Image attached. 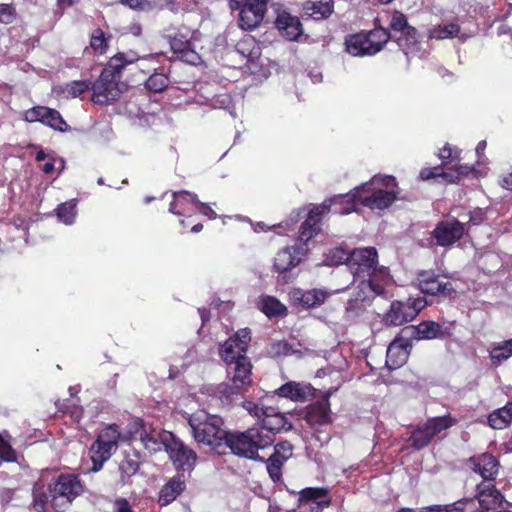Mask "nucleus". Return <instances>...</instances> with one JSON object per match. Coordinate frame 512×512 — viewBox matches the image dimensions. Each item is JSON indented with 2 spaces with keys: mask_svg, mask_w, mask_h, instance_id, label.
I'll use <instances>...</instances> for the list:
<instances>
[{
  "mask_svg": "<svg viewBox=\"0 0 512 512\" xmlns=\"http://www.w3.org/2000/svg\"><path fill=\"white\" fill-rule=\"evenodd\" d=\"M378 253L373 247L357 248L349 254V270L354 278H361L354 298L347 303L346 311L357 315L376 296H387L392 286L389 271L377 266Z\"/></svg>",
  "mask_w": 512,
  "mask_h": 512,
  "instance_id": "obj_1",
  "label": "nucleus"
},
{
  "mask_svg": "<svg viewBox=\"0 0 512 512\" xmlns=\"http://www.w3.org/2000/svg\"><path fill=\"white\" fill-rule=\"evenodd\" d=\"M135 58H128L119 53L113 56L108 66L92 85V101L95 104L107 105L118 100L126 90V85L120 80V72L126 64L133 63Z\"/></svg>",
  "mask_w": 512,
  "mask_h": 512,
  "instance_id": "obj_2",
  "label": "nucleus"
},
{
  "mask_svg": "<svg viewBox=\"0 0 512 512\" xmlns=\"http://www.w3.org/2000/svg\"><path fill=\"white\" fill-rule=\"evenodd\" d=\"M188 424L194 440L213 448L225 442L228 432L224 429L223 419L217 415L199 411L190 416Z\"/></svg>",
  "mask_w": 512,
  "mask_h": 512,
  "instance_id": "obj_3",
  "label": "nucleus"
},
{
  "mask_svg": "<svg viewBox=\"0 0 512 512\" xmlns=\"http://www.w3.org/2000/svg\"><path fill=\"white\" fill-rule=\"evenodd\" d=\"M274 438L259 428H250L244 432H228L225 444L232 453L251 460L260 459L258 451L272 445Z\"/></svg>",
  "mask_w": 512,
  "mask_h": 512,
  "instance_id": "obj_4",
  "label": "nucleus"
},
{
  "mask_svg": "<svg viewBox=\"0 0 512 512\" xmlns=\"http://www.w3.org/2000/svg\"><path fill=\"white\" fill-rule=\"evenodd\" d=\"M251 369L252 365L248 358H242L240 362L227 365L228 381L219 384L215 392L222 403L229 404L235 396L251 386Z\"/></svg>",
  "mask_w": 512,
  "mask_h": 512,
  "instance_id": "obj_5",
  "label": "nucleus"
},
{
  "mask_svg": "<svg viewBox=\"0 0 512 512\" xmlns=\"http://www.w3.org/2000/svg\"><path fill=\"white\" fill-rule=\"evenodd\" d=\"M378 185L393 187L395 179L391 176L375 175L370 182L359 187V200L363 206L372 210H383L396 200V193L393 190L382 189Z\"/></svg>",
  "mask_w": 512,
  "mask_h": 512,
  "instance_id": "obj_6",
  "label": "nucleus"
},
{
  "mask_svg": "<svg viewBox=\"0 0 512 512\" xmlns=\"http://www.w3.org/2000/svg\"><path fill=\"white\" fill-rule=\"evenodd\" d=\"M390 38L384 28H376L368 34L349 35L345 40L346 51L352 56H372L382 50Z\"/></svg>",
  "mask_w": 512,
  "mask_h": 512,
  "instance_id": "obj_7",
  "label": "nucleus"
},
{
  "mask_svg": "<svg viewBox=\"0 0 512 512\" xmlns=\"http://www.w3.org/2000/svg\"><path fill=\"white\" fill-rule=\"evenodd\" d=\"M119 439L120 432L116 425H110L99 433L91 447L93 463L91 471L97 472L102 468L103 464L116 452Z\"/></svg>",
  "mask_w": 512,
  "mask_h": 512,
  "instance_id": "obj_8",
  "label": "nucleus"
},
{
  "mask_svg": "<svg viewBox=\"0 0 512 512\" xmlns=\"http://www.w3.org/2000/svg\"><path fill=\"white\" fill-rule=\"evenodd\" d=\"M83 491V487L74 475H60L50 487L51 504L57 511H64Z\"/></svg>",
  "mask_w": 512,
  "mask_h": 512,
  "instance_id": "obj_9",
  "label": "nucleus"
},
{
  "mask_svg": "<svg viewBox=\"0 0 512 512\" xmlns=\"http://www.w3.org/2000/svg\"><path fill=\"white\" fill-rule=\"evenodd\" d=\"M426 306L423 298H409L406 301H393L385 313L383 321L388 326H401L416 318Z\"/></svg>",
  "mask_w": 512,
  "mask_h": 512,
  "instance_id": "obj_10",
  "label": "nucleus"
},
{
  "mask_svg": "<svg viewBox=\"0 0 512 512\" xmlns=\"http://www.w3.org/2000/svg\"><path fill=\"white\" fill-rule=\"evenodd\" d=\"M456 420L450 415L429 418L423 425L417 427L411 434L410 441L414 448L426 447L440 432L451 428Z\"/></svg>",
  "mask_w": 512,
  "mask_h": 512,
  "instance_id": "obj_11",
  "label": "nucleus"
},
{
  "mask_svg": "<svg viewBox=\"0 0 512 512\" xmlns=\"http://www.w3.org/2000/svg\"><path fill=\"white\" fill-rule=\"evenodd\" d=\"M250 342V331L239 330L234 337L229 338L220 349V356L226 365L240 362L242 358H248L246 351Z\"/></svg>",
  "mask_w": 512,
  "mask_h": 512,
  "instance_id": "obj_12",
  "label": "nucleus"
},
{
  "mask_svg": "<svg viewBox=\"0 0 512 512\" xmlns=\"http://www.w3.org/2000/svg\"><path fill=\"white\" fill-rule=\"evenodd\" d=\"M166 452L177 470L190 471L196 464V452L174 435L168 444Z\"/></svg>",
  "mask_w": 512,
  "mask_h": 512,
  "instance_id": "obj_13",
  "label": "nucleus"
},
{
  "mask_svg": "<svg viewBox=\"0 0 512 512\" xmlns=\"http://www.w3.org/2000/svg\"><path fill=\"white\" fill-rule=\"evenodd\" d=\"M24 120L27 122H40L60 132H67L69 130V126L61 114L57 110L45 106H35L28 109L24 113Z\"/></svg>",
  "mask_w": 512,
  "mask_h": 512,
  "instance_id": "obj_14",
  "label": "nucleus"
},
{
  "mask_svg": "<svg viewBox=\"0 0 512 512\" xmlns=\"http://www.w3.org/2000/svg\"><path fill=\"white\" fill-rule=\"evenodd\" d=\"M330 293L325 289L314 288L310 290H303L300 288H293L289 292V299L293 306L302 307L305 309L316 308L321 306Z\"/></svg>",
  "mask_w": 512,
  "mask_h": 512,
  "instance_id": "obj_15",
  "label": "nucleus"
},
{
  "mask_svg": "<svg viewBox=\"0 0 512 512\" xmlns=\"http://www.w3.org/2000/svg\"><path fill=\"white\" fill-rule=\"evenodd\" d=\"M328 211L329 205L327 202H323L321 205L310 210L307 219L301 226L300 236L295 244L296 247H303L308 250V242L319 232L320 216Z\"/></svg>",
  "mask_w": 512,
  "mask_h": 512,
  "instance_id": "obj_16",
  "label": "nucleus"
},
{
  "mask_svg": "<svg viewBox=\"0 0 512 512\" xmlns=\"http://www.w3.org/2000/svg\"><path fill=\"white\" fill-rule=\"evenodd\" d=\"M268 0H247L240 10L239 25L243 30L256 28L263 20Z\"/></svg>",
  "mask_w": 512,
  "mask_h": 512,
  "instance_id": "obj_17",
  "label": "nucleus"
},
{
  "mask_svg": "<svg viewBox=\"0 0 512 512\" xmlns=\"http://www.w3.org/2000/svg\"><path fill=\"white\" fill-rule=\"evenodd\" d=\"M475 498L479 503V511L484 512L495 510L504 502V496L491 482L479 483L476 487Z\"/></svg>",
  "mask_w": 512,
  "mask_h": 512,
  "instance_id": "obj_18",
  "label": "nucleus"
},
{
  "mask_svg": "<svg viewBox=\"0 0 512 512\" xmlns=\"http://www.w3.org/2000/svg\"><path fill=\"white\" fill-rule=\"evenodd\" d=\"M307 253V249L303 247L287 246L279 250L274 258L273 268L278 273H284L296 267L303 256Z\"/></svg>",
  "mask_w": 512,
  "mask_h": 512,
  "instance_id": "obj_19",
  "label": "nucleus"
},
{
  "mask_svg": "<svg viewBox=\"0 0 512 512\" xmlns=\"http://www.w3.org/2000/svg\"><path fill=\"white\" fill-rule=\"evenodd\" d=\"M469 465L474 472L478 473L483 478L482 482L491 483L498 475L500 468L498 460L488 453L470 458Z\"/></svg>",
  "mask_w": 512,
  "mask_h": 512,
  "instance_id": "obj_20",
  "label": "nucleus"
},
{
  "mask_svg": "<svg viewBox=\"0 0 512 512\" xmlns=\"http://www.w3.org/2000/svg\"><path fill=\"white\" fill-rule=\"evenodd\" d=\"M390 28L395 32H400L401 36L397 38L400 48L406 49V46L417 42V31L414 27L408 25L407 18L401 12L395 11L392 14Z\"/></svg>",
  "mask_w": 512,
  "mask_h": 512,
  "instance_id": "obj_21",
  "label": "nucleus"
},
{
  "mask_svg": "<svg viewBox=\"0 0 512 512\" xmlns=\"http://www.w3.org/2000/svg\"><path fill=\"white\" fill-rule=\"evenodd\" d=\"M417 280L420 290L425 294H448L453 291V287L450 282L444 281L443 278L435 275L431 271L420 272Z\"/></svg>",
  "mask_w": 512,
  "mask_h": 512,
  "instance_id": "obj_22",
  "label": "nucleus"
},
{
  "mask_svg": "<svg viewBox=\"0 0 512 512\" xmlns=\"http://www.w3.org/2000/svg\"><path fill=\"white\" fill-rule=\"evenodd\" d=\"M464 233L463 225L453 219L439 223L434 230V237L441 246H449L459 240Z\"/></svg>",
  "mask_w": 512,
  "mask_h": 512,
  "instance_id": "obj_23",
  "label": "nucleus"
},
{
  "mask_svg": "<svg viewBox=\"0 0 512 512\" xmlns=\"http://www.w3.org/2000/svg\"><path fill=\"white\" fill-rule=\"evenodd\" d=\"M170 47L173 53L177 54L178 58L185 63L196 65L200 61V56L186 35L177 34L172 37Z\"/></svg>",
  "mask_w": 512,
  "mask_h": 512,
  "instance_id": "obj_24",
  "label": "nucleus"
},
{
  "mask_svg": "<svg viewBox=\"0 0 512 512\" xmlns=\"http://www.w3.org/2000/svg\"><path fill=\"white\" fill-rule=\"evenodd\" d=\"M259 424L261 425L259 430L272 436L274 433L291 428V424L288 423L286 417L277 408L271 406H268L265 410Z\"/></svg>",
  "mask_w": 512,
  "mask_h": 512,
  "instance_id": "obj_25",
  "label": "nucleus"
},
{
  "mask_svg": "<svg viewBox=\"0 0 512 512\" xmlns=\"http://www.w3.org/2000/svg\"><path fill=\"white\" fill-rule=\"evenodd\" d=\"M275 393L294 402H303L312 394L308 383L290 381L279 387Z\"/></svg>",
  "mask_w": 512,
  "mask_h": 512,
  "instance_id": "obj_26",
  "label": "nucleus"
},
{
  "mask_svg": "<svg viewBox=\"0 0 512 512\" xmlns=\"http://www.w3.org/2000/svg\"><path fill=\"white\" fill-rule=\"evenodd\" d=\"M275 24L290 41L296 40L302 34V26L299 19L286 11L278 13Z\"/></svg>",
  "mask_w": 512,
  "mask_h": 512,
  "instance_id": "obj_27",
  "label": "nucleus"
},
{
  "mask_svg": "<svg viewBox=\"0 0 512 512\" xmlns=\"http://www.w3.org/2000/svg\"><path fill=\"white\" fill-rule=\"evenodd\" d=\"M360 188L357 187L353 191L345 195H336L325 200L329 205V209L334 206V213L346 215L355 210V200L359 199Z\"/></svg>",
  "mask_w": 512,
  "mask_h": 512,
  "instance_id": "obj_28",
  "label": "nucleus"
},
{
  "mask_svg": "<svg viewBox=\"0 0 512 512\" xmlns=\"http://www.w3.org/2000/svg\"><path fill=\"white\" fill-rule=\"evenodd\" d=\"M173 434L169 431H152L150 433H145L141 435V441L146 448L151 453H155L164 449L166 451L168 444L172 440Z\"/></svg>",
  "mask_w": 512,
  "mask_h": 512,
  "instance_id": "obj_29",
  "label": "nucleus"
},
{
  "mask_svg": "<svg viewBox=\"0 0 512 512\" xmlns=\"http://www.w3.org/2000/svg\"><path fill=\"white\" fill-rule=\"evenodd\" d=\"M185 481L181 475L171 478L160 490L158 501L165 506L172 503L184 490Z\"/></svg>",
  "mask_w": 512,
  "mask_h": 512,
  "instance_id": "obj_30",
  "label": "nucleus"
},
{
  "mask_svg": "<svg viewBox=\"0 0 512 512\" xmlns=\"http://www.w3.org/2000/svg\"><path fill=\"white\" fill-rule=\"evenodd\" d=\"M408 356L406 345L400 341H393L387 348L386 365L390 369H397L406 363Z\"/></svg>",
  "mask_w": 512,
  "mask_h": 512,
  "instance_id": "obj_31",
  "label": "nucleus"
},
{
  "mask_svg": "<svg viewBox=\"0 0 512 512\" xmlns=\"http://www.w3.org/2000/svg\"><path fill=\"white\" fill-rule=\"evenodd\" d=\"M307 421L311 425H325L331 421L328 400L312 405L307 413Z\"/></svg>",
  "mask_w": 512,
  "mask_h": 512,
  "instance_id": "obj_32",
  "label": "nucleus"
},
{
  "mask_svg": "<svg viewBox=\"0 0 512 512\" xmlns=\"http://www.w3.org/2000/svg\"><path fill=\"white\" fill-rule=\"evenodd\" d=\"M412 329L414 338L418 340L442 338L445 335L441 325L434 321L422 322Z\"/></svg>",
  "mask_w": 512,
  "mask_h": 512,
  "instance_id": "obj_33",
  "label": "nucleus"
},
{
  "mask_svg": "<svg viewBox=\"0 0 512 512\" xmlns=\"http://www.w3.org/2000/svg\"><path fill=\"white\" fill-rule=\"evenodd\" d=\"M173 201L170 204L169 212L175 215H182L186 211V204L197 205L199 203L197 196L188 191H179L173 193Z\"/></svg>",
  "mask_w": 512,
  "mask_h": 512,
  "instance_id": "obj_34",
  "label": "nucleus"
},
{
  "mask_svg": "<svg viewBox=\"0 0 512 512\" xmlns=\"http://www.w3.org/2000/svg\"><path fill=\"white\" fill-rule=\"evenodd\" d=\"M512 422V403L495 410L488 417V423L493 429H504Z\"/></svg>",
  "mask_w": 512,
  "mask_h": 512,
  "instance_id": "obj_35",
  "label": "nucleus"
},
{
  "mask_svg": "<svg viewBox=\"0 0 512 512\" xmlns=\"http://www.w3.org/2000/svg\"><path fill=\"white\" fill-rule=\"evenodd\" d=\"M306 14L315 20H321L331 15L333 5L330 0L320 2H308L305 6Z\"/></svg>",
  "mask_w": 512,
  "mask_h": 512,
  "instance_id": "obj_36",
  "label": "nucleus"
},
{
  "mask_svg": "<svg viewBox=\"0 0 512 512\" xmlns=\"http://www.w3.org/2000/svg\"><path fill=\"white\" fill-rule=\"evenodd\" d=\"M261 310L268 317L281 316L287 313V307L273 296L261 298Z\"/></svg>",
  "mask_w": 512,
  "mask_h": 512,
  "instance_id": "obj_37",
  "label": "nucleus"
},
{
  "mask_svg": "<svg viewBox=\"0 0 512 512\" xmlns=\"http://www.w3.org/2000/svg\"><path fill=\"white\" fill-rule=\"evenodd\" d=\"M460 32V27L456 23H449L444 26H436L428 30L427 35L430 39L444 40L453 38Z\"/></svg>",
  "mask_w": 512,
  "mask_h": 512,
  "instance_id": "obj_38",
  "label": "nucleus"
},
{
  "mask_svg": "<svg viewBox=\"0 0 512 512\" xmlns=\"http://www.w3.org/2000/svg\"><path fill=\"white\" fill-rule=\"evenodd\" d=\"M512 355V338L495 344L490 352V359L493 364L499 365Z\"/></svg>",
  "mask_w": 512,
  "mask_h": 512,
  "instance_id": "obj_39",
  "label": "nucleus"
},
{
  "mask_svg": "<svg viewBox=\"0 0 512 512\" xmlns=\"http://www.w3.org/2000/svg\"><path fill=\"white\" fill-rule=\"evenodd\" d=\"M76 205L77 203L75 200H70L60 204L56 211L59 221L66 225L73 224L77 215Z\"/></svg>",
  "mask_w": 512,
  "mask_h": 512,
  "instance_id": "obj_40",
  "label": "nucleus"
},
{
  "mask_svg": "<svg viewBox=\"0 0 512 512\" xmlns=\"http://www.w3.org/2000/svg\"><path fill=\"white\" fill-rule=\"evenodd\" d=\"M50 493L48 494L43 485L36 484L33 488V509L37 512H45Z\"/></svg>",
  "mask_w": 512,
  "mask_h": 512,
  "instance_id": "obj_41",
  "label": "nucleus"
},
{
  "mask_svg": "<svg viewBox=\"0 0 512 512\" xmlns=\"http://www.w3.org/2000/svg\"><path fill=\"white\" fill-rule=\"evenodd\" d=\"M420 177L423 180H429L435 177H442L448 183H455L458 181V176L449 174L447 172H443L441 166L422 169L420 172Z\"/></svg>",
  "mask_w": 512,
  "mask_h": 512,
  "instance_id": "obj_42",
  "label": "nucleus"
},
{
  "mask_svg": "<svg viewBox=\"0 0 512 512\" xmlns=\"http://www.w3.org/2000/svg\"><path fill=\"white\" fill-rule=\"evenodd\" d=\"M90 88V82L84 80L72 81L62 89L67 98H75L86 92Z\"/></svg>",
  "mask_w": 512,
  "mask_h": 512,
  "instance_id": "obj_43",
  "label": "nucleus"
},
{
  "mask_svg": "<svg viewBox=\"0 0 512 512\" xmlns=\"http://www.w3.org/2000/svg\"><path fill=\"white\" fill-rule=\"evenodd\" d=\"M169 81L162 73L152 74L146 81V87L150 92L159 93L168 87Z\"/></svg>",
  "mask_w": 512,
  "mask_h": 512,
  "instance_id": "obj_44",
  "label": "nucleus"
},
{
  "mask_svg": "<svg viewBox=\"0 0 512 512\" xmlns=\"http://www.w3.org/2000/svg\"><path fill=\"white\" fill-rule=\"evenodd\" d=\"M472 503V500H467L465 502L459 501L452 505H434L429 507H423L419 510V512H463L466 504Z\"/></svg>",
  "mask_w": 512,
  "mask_h": 512,
  "instance_id": "obj_45",
  "label": "nucleus"
},
{
  "mask_svg": "<svg viewBox=\"0 0 512 512\" xmlns=\"http://www.w3.org/2000/svg\"><path fill=\"white\" fill-rule=\"evenodd\" d=\"M90 45L92 49L102 55L107 49V39L102 30L96 29L91 35Z\"/></svg>",
  "mask_w": 512,
  "mask_h": 512,
  "instance_id": "obj_46",
  "label": "nucleus"
},
{
  "mask_svg": "<svg viewBox=\"0 0 512 512\" xmlns=\"http://www.w3.org/2000/svg\"><path fill=\"white\" fill-rule=\"evenodd\" d=\"M327 494V490L325 488H313L308 487L304 488L299 492V501L300 502H307L311 500H317L320 498L325 497Z\"/></svg>",
  "mask_w": 512,
  "mask_h": 512,
  "instance_id": "obj_47",
  "label": "nucleus"
},
{
  "mask_svg": "<svg viewBox=\"0 0 512 512\" xmlns=\"http://www.w3.org/2000/svg\"><path fill=\"white\" fill-rule=\"evenodd\" d=\"M138 468H139V463L136 459H133V458H130V457H126L120 464L119 466V470L122 474V478L124 479V477H131L132 475H134L137 471H138Z\"/></svg>",
  "mask_w": 512,
  "mask_h": 512,
  "instance_id": "obj_48",
  "label": "nucleus"
},
{
  "mask_svg": "<svg viewBox=\"0 0 512 512\" xmlns=\"http://www.w3.org/2000/svg\"><path fill=\"white\" fill-rule=\"evenodd\" d=\"M283 463L284 462H282V460H280L276 457H272V456H270L267 461V470H268L269 476L275 482L280 480V478H281V475H282L281 467H282Z\"/></svg>",
  "mask_w": 512,
  "mask_h": 512,
  "instance_id": "obj_49",
  "label": "nucleus"
},
{
  "mask_svg": "<svg viewBox=\"0 0 512 512\" xmlns=\"http://www.w3.org/2000/svg\"><path fill=\"white\" fill-rule=\"evenodd\" d=\"M242 407L254 418L257 419L258 423H260L263 415L265 414V410L268 406L259 405L252 401H244L242 403Z\"/></svg>",
  "mask_w": 512,
  "mask_h": 512,
  "instance_id": "obj_50",
  "label": "nucleus"
},
{
  "mask_svg": "<svg viewBox=\"0 0 512 512\" xmlns=\"http://www.w3.org/2000/svg\"><path fill=\"white\" fill-rule=\"evenodd\" d=\"M292 455V445L289 442H280L275 445L274 448V454L271 455L272 457H276L282 462L287 460Z\"/></svg>",
  "mask_w": 512,
  "mask_h": 512,
  "instance_id": "obj_51",
  "label": "nucleus"
},
{
  "mask_svg": "<svg viewBox=\"0 0 512 512\" xmlns=\"http://www.w3.org/2000/svg\"><path fill=\"white\" fill-rule=\"evenodd\" d=\"M349 254L342 248H336L331 252L330 255V262L331 264H341L346 263V265L349 267Z\"/></svg>",
  "mask_w": 512,
  "mask_h": 512,
  "instance_id": "obj_52",
  "label": "nucleus"
},
{
  "mask_svg": "<svg viewBox=\"0 0 512 512\" xmlns=\"http://www.w3.org/2000/svg\"><path fill=\"white\" fill-rule=\"evenodd\" d=\"M0 458L6 461H14L16 459L15 452L11 446L0 436Z\"/></svg>",
  "mask_w": 512,
  "mask_h": 512,
  "instance_id": "obj_53",
  "label": "nucleus"
},
{
  "mask_svg": "<svg viewBox=\"0 0 512 512\" xmlns=\"http://www.w3.org/2000/svg\"><path fill=\"white\" fill-rule=\"evenodd\" d=\"M112 512H134L130 503L125 498H117L113 502Z\"/></svg>",
  "mask_w": 512,
  "mask_h": 512,
  "instance_id": "obj_54",
  "label": "nucleus"
},
{
  "mask_svg": "<svg viewBox=\"0 0 512 512\" xmlns=\"http://www.w3.org/2000/svg\"><path fill=\"white\" fill-rule=\"evenodd\" d=\"M121 3L129 6L132 9L145 10L149 3L147 0H121Z\"/></svg>",
  "mask_w": 512,
  "mask_h": 512,
  "instance_id": "obj_55",
  "label": "nucleus"
},
{
  "mask_svg": "<svg viewBox=\"0 0 512 512\" xmlns=\"http://www.w3.org/2000/svg\"><path fill=\"white\" fill-rule=\"evenodd\" d=\"M197 206L200 207V212L209 219L217 218L216 212L208 204L199 201V203H197Z\"/></svg>",
  "mask_w": 512,
  "mask_h": 512,
  "instance_id": "obj_56",
  "label": "nucleus"
},
{
  "mask_svg": "<svg viewBox=\"0 0 512 512\" xmlns=\"http://www.w3.org/2000/svg\"><path fill=\"white\" fill-rule=\"evenodd\" d=\"M439 158L444 161L449 158H458V155L456 154V152L453 153L452 148L449 145H445L440 150Z\"/></svg>",
  "mask_w": 512,
  "mask_h": 512,
  "instance_id": "obj_57",
  "label": "nucleus"
},
{
  "mask_svg": "<svg viewBox=\"0 0 512 512\" xmlns=\"http://www.w3.org/2000/svg\"><path fill=\"white\" fill-rule=\"evenodd\" d=\"M11 18L10 7L8 5H0V21L8 22Z\"/></svg>",
  "mask_w": 512,
  "mask_h": 512,
  "instance_id": "obj_58",
  "label": "nucleus"
},
{
  "mask_svg": "<svg viewBox=\"0 0 512 512\" xmlns=\"http://www.w3.org/2000/svg\"><path fill=\"white\" fill-rule=\"evenodd\" d=\"M470 171H471L470 167L459 165L456 167V171L451 174L458 176V180H459L461 176L467 175Z\"/></svg>",
  "mask_w": 512,
  "mask_h": 512,
  "instance_id": "obj_59",
  "label": "nucleus"
},
{
  "mask_svg": "<svg viewBox=\"0 0 512 512\" xmlns=\"http://www.w3.org/2000/svg\"><path fill=\"white\" fill-rule=\"evenodd\" d=\"M500 185L505 188V189H508V190H511L512 191V173H510L509 175L503 177L500 181Z\"/></svg>",
  "mask_w": 512,
  "mask_h": 512,
  "instance_id": "obj_60",
  "label": "nucleus"
},
{
  "mask_svg": "<svg viewBox=\"0 0 512 512\" xmlns=\"http://www.w3.org/2000/svg\"><path fill=\"white\" fill-rule=\"evenodd\" d=\"M56 168V161L54 160L53 162H47L43 165V171L45 173H51L52 171H54Z\"/></svg>",
  "mask_w": 512,
  "mask_h": 512,
  "instance_id": "obj_61",
  "label": "nucleus"
},
{
  "mask_svg": "<svg viewBox=\"0 0 512 512\" xmlns=\"http://www.w3.org/2000/svg\"><path fill=\"white\" fill-rule=\"evenodd\" d=\"M77 1L78 0H58V5L60 6V8H66L73 5Z\"/></svg>",
  "mask_w": 512,
  "mask_h": 512,
  "instance_id": "obj_62",
  "label": "nucleus"
},
{
  "mask_svg": "<svg viewBox=\"0 0 512 512\" xmlns=\"http://www.w3.org/2000/svg\"><path fill=\"white\" fill-rule=\"evenodd\" d=\"M130 32L135 35V36H138L140 35L141 33V27L138 25V24H133L131 25L130 27Z\"/></svg>",
  "mask_w": 512,
  "mask_h": 512,
  "instance_id": "obj_63",
  "label": "nucleus"
},
{
  "mask_svg": "<svg viewBox=\"0 0 512 512\" xmlns=\"http://www.w3.org/2000/svg\"><path fill=\"white\" fill-rule=\"evenodd\" d=\"M486 148V142L485 141H480L476 147V153L477 154H480L482 153Z\"/></svg>",
  "mask_w": 512,
  "mask_h": 512,
  "instance_id": "obj_64",
  "label": "nucleus"
}]
</instances>
